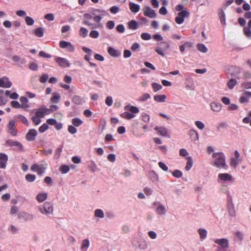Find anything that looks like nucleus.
<instances>
[{
	"instance_id": "nucleus-45",
	"label": "nucleus",
	"mask_w": 251,
	"mask_h": 251,
	"mask_svg": "<svg viewBox=\"0 0 251 251\" xmlns=\"http://www.w3.org/2000/svg\"><path fill=\"white\" fill-rule=\"evenodd\" d=\"M95 215L96 217H100V218H103L104 217V213L102 210L100 209H96L95 211Z\"/></svg>"
},
{
	"instance_id": "nucleus-24",
	"label": "nucleus",
	"mask_w": 251,
	"mask_h": 251,
	"mask_svg": "<svg viewBox=\"0 0 251 251\" xmlns=\"http://www.w3.org/2000/svg\"><path fill=\"white\" fill-rule=\"evenodd\" d=\"M166 98L167 97L165 95H155L153 97L154 100L157 102H165Z\"/></svg>"
},
{
	"instance_id": "nucleus-63",
	"label": "nucleus",
	"mask_w": 251,
	"mask_h": 251,
	"mask_svg": "<svg viewBox=\"0 0 251 251\" xmlns=\"http://www.w3.org/2000/svg\"><path fill=\"white\" fill-rule=\"evenodd\" d=\"M105 103L109 106H111L113 103L112 98L110 96L107 97L105 100Z\"/></svg>"
},
{
	"instance_id": "nucleus-26",
	"label": "nucleus",
	"mask_w": 251,
	"mask_h": 251,
	"mask_svg": "<svg viewBox=\"0 0 251 251\" xmlns=\"http://www.w3.org/2000/svg\"><path fill=\"white\" fill-rule=\"evenodd\" d=\"M148 176L149 178L151 180L152 182H155L157 181L158 176L154 171H151L149 172L148 173Z\"/></svg>"
},
{
	"instance_id": "nucleus-17",
	"label": "nucleus",
	"mask_w": 251,
	"mask_h": 251,
	"mask_svg": "<svg viewBox=\"0 0 251 251\" xmlns=\"http://www.w3.org/2000/svg\"><path fill=\"white\" fill-rule=\"evenodd\" d=\"M20 101L21 102V108L27 110L29 108L28 100L26 97H21L20 98Z\"/></svg>"
},
{
	"instance_id": "nucleus-14",
	"label": "nucleus",
	"mask_w": 251,
	"mask_h": 251,
	"mask_svg": "<svg viewBox=\"0 0 251 251\" xmlns=\"http://www.w3.org/2000/svg\"><path fill=\"white\" fill-rule=\"evenodd\" d=\"M18 216L19 219H23L26 221L32 220L34 218L33 215L25 212H21L19 213Z\"/></svg>"
},
{
	"instance_id": "nucleus-6",
	"label": "nucleus",
	"mask_w": 251,
	"mask_h": 251,
	"mask_svg": "<svg viewBox=\"0 0 251 251\" xmlns=\"http://www.w3.org/2000/svg\"><path fill=\"white\" fill-rule=\"evenodd\" d=\"M16 123L14 120H11L9 122L7 125L8 132V133L13 136H16L17 135L18 131L15 128Z\"/></svg>"
},
{
	"instance_id": "nucleus-31",
	"label": "nucleus",
	"mask_w": 251,
	"mask_h": 251,
	"mask_svg": "<svg viewBox=\"0 0 251 251\" xmlns=\"http://www.w3.org/2000/svg\"><path fill=\"white\" fill-rule=\"evenodd\" d=\"M89 241L88 239H85L82 241V245L81 246V250L82 251H87V249L89 247Z\"/></svg>"
},
{
	"instance_id": "nucleus-12",
	"label": "nucleus",
	"mask_w": 251,
	"mask_h": 251,
	"mask_svg": "<svg viewBox=\"0 0 251 251\" xmlns=\"http://www.w3.org/2000/svg\"><path fill=\"white\" fill-rule=\"evenodd\" d=\"M37 135V131L34 129H30L26 134V139L28 141H34Z\"/></svg>"
},
{
	"instance_id": "nucleus-20",
	"label": "nucleus",
	"mask_w": 251,
	"mask_h": 251,
	"mask_svg": "<svg viewBox=\"0 0 251 251\" xmlns=\"http://www.w3.org/2000/svg\"><path fill=\"white\" fill-rule=\"evenodd\" d=\"M72 101L77 105H81L84 102V99L77 95L73 97Z\"/></svg>"
},
{
	"instance_id": "nucleus-51",
	"label": "nucleus",
	"mask_w": 251,
	"mask_h": 251,
	"mask_svg": "<svg viewBox=\"0 0 251 251\" xmlns=\"http://www.w3.org/2000/svg\"><path fill=\"white\" fill-rule=\"evenodd\" d=\"M31 120L33 123L35 125H38L40 124L41 120L40 118L37 117L36 116H34L31 118Z\"/></svg>"
},
{
	"instance_id": "nucleus-53",
	"label": "nucleus",
	"mask_w": 251,
	"mask_h": 251,
	"mask_svg": "<svg viewBox=\"0 0 251 251\" xmlns=\"http://www.w3.org/2000/svg\"><path fill=\"white\" fill-rule=\"evenodd\" d=\"M18 142V141H14L12 140H8L6 141V144L7 145L10 147H16Z\"/></svg>"
},
{
	"instance_id": "nucleus-37",
	"label": "nucleus",
	"mask_w": 251,
	"mask_h": 251,
	"mask_svg": "<svg viewBox=\"0 0 251 251\" xmlns=\"http://www.w3.org/2000/svg\"><path fill=\"white\" fill-rule=\"evenodd\" d=\"M25 178L27 181L32 182L35 180L36 176L35 175L27 174L25 176Z\"/></svg>"
},
{
	"instance_id": "nucleus-60",
	"label": "nucleus",
	"mask_w": 251,
	"mask_h": 251,
	"mask_svg": "<svg viewBox=\"0 0 251 251\" xmlns=\"http://www.w3.org/2000/svg\"><path fill=\"white\" fill-rule=\"evenodd\" d=\"M11 106L15 108H21V104L18 101H12L11 102Z\"/></svg>"
},
{
	"instance_id": "nucleus-13",
	"label": "nucleus",
	"mask_w": 251,
	"mask_h": 251,
	"mask_svg": "<svg viewBox=\"0 0 251 251\" xmlns=\"http://www.w3.org/2000/svg\"><path fill=\"white\" fill-rule=\"evenodd\" d=\"M12 86V83L9 78L6 76L0 78V87L2 88H10Z\"/></svg>"
},
{
	"instance_id": "nucleus-36",
	"label": "nucleus",
	"mask_w": 251,
	"mask_h": 251,
	"mask_svg": "<svg viewBox=\"0 0 251 251\" xmlns=\"http://www.w3.org/2000/svg\"><path fill=\"white\" fill-rule=\"evenodd\" d=\"M35 34L38 37H42L44 35V30L42 27H38L35 30Z\"/></svg>"
},
{
	"instance_id": "nucleus-48",
	"label": "nucleus",
	"mask_w": 251,
	"mask_h": 251,
	"mask_svg": "<svg viewBox=\"0 0 251 251\" xmlns=\"http://www.w3.org/2000/svg\"><path fill=\"white\" fill-rule=\"evenodd\" d=\"M35 116L40 118L44 117L43 111L42 108H40L36 110Z\"/></svg>"
},
{
	"instance_id": "nucleus-11",
	"label": "nucleus",
	"mask_w": 251,
	"mask_h": 251,
	"mask_svg": "<svg viewBox=\"0 0 251 251\" xmlns=\"http://www.w3.org/2000/svg\"><path fill=\"white\" fill-rule=\"evenodd\" d=\"M8 156L4 153H0V168L5 169L6 168Z\"/></svg>"
},
{
	"instance_id": "nucleus-18",
	"label": "nucleus",
	"mask_w": 251,
	"mask_h": 251,
	"mask_svg": "<svg viewBox=\"0 0 251 251\" xmlns=\"http://www.w3.org/2000/svg\"><path fill=\"white\" fill-rule=\"evenodd\" d=\"M210 108L214 112H219L222 109V104L220 103L212 102L210 103Z\"/></svg>"
},
{
	"instance_id": "nucleus-58",
	"label": "nucleus",
	"mask_w": 251,
	"mask_h": 251,
	"mask_svg": "<svg viewBox=\"0 0 251 251\" xmlns=\"http://www.w3.org/2000/svg\"><path fill=\"white\" fill-rule=\"evenodd\" d=\"M49 78V75L47 74H43L40 77L39 80L41 83H45Z\"/></svg>"
},
{
	"instance_id": "nucleus-4",
	"label": "nucleus",
	"mask_w": 251,
	"mask_h": 251,
	"mask_svg": "<svg viewBox=\"0 0 251 251\" xmlns=\"http://www.w3.org/2000/svg\"><path fill=\"white\" fill-rule=\"evenodd\" d=\"M170 48V45L168 42H162L159 44V46L157 47L155 51L159 55L164 56V51H166Z\"/></svg>"
},
{
	"instance_id": "nucleus-23",
	"label": "nucleus",
	"mask_w": 251,
	"mask_h": 251,
	"mask_svg": "<svg viewBox=\"0 0 251 251\" xmlns=\"http://www.w3.org/2000/svg\"><path fill=\"white\" fill-rule=\"evenodd\" d=\"M128 28L130 29L136 30L139 28L138 23L135 20H131L128 23Z\"/></svg>"
},
{
	"instance_id": "nucleus-9",
	"label": "nucleus",
	"mask_w": 251,
	"mask_h": 251,
	"mask_svg": "<svg viewBox=\"0 0 251 251\" xmlns=\"http://www.w3.org/2000/svg\"><path fill=\"white\" fill-rule=\"evenodd\" d=\"M143 12L144 16L150 18H154L157 16L155 11L148 6L145 7L143 9Z\"/></svg>"
},
{
	"instance_id": "nucleus-50",
	"label": "nucleus",
	"mask_w": 251,
	"mask_h": 251,
	"mask_svg": "<svg viewBox=\"0 0 251 251\" xmlns=\"http://www.w3.org/2000/svg\"><path fill=\"white\" fill-rule=\"evenodd\" d=\"M156 212L158 214H163L165 212V208L163 206L159 205L157 208Z\"/></svg>"
},
{
	"instance_id": "nucleus-39",
	"label": "nucleus",
	"mask_w": 251,
	"mask_h": 251,
	"mask_svg": "<svg viewBox=\"0 0 251 251\" xmlns=\"http://www.w3.org/2000/svg\"><path fill=\"white\" fill-rule=\"evenodd\" d=\"M153 91L156 92L162 88V86L161 84L153 82L151 84Z\"/></svg>"
},
{
	"instance_id": "nucleus-28",
	"label": "nucleus",
	"mask_w": 251,
	"mask_h": 251,
	"mask_svg": "<svg viewBox=\"0 0 251 251\" xmlns=\"http://www.w3.org/2000/svg\"><path fill=\"white\" fill-rule=\"evenodd\" d=\"M218 15L222 24L224 25H226V16L224 10L222 9H220Z\"/></svg>"
},
{
	"instance_id": "nucleus-1",
	"label": "nucleus",
	"mask_w": 251,
	"mask_h": 251,
	"mask_svg": "<svg viewBox=\"0 0 251 251\" xmlns=\"http://www.w3.org/2000/svg\"><path fill=\"white\" fill-rule=\"evenodd\" d=\"M212 157L215 159L214 166L218 168H222L225 169L227 168L226 163L225 156L223 152H215L212 154Z\"/></svg>"
},
{
	"instance_id": "nucleus-49",
	"label": "nucleus",
	"mask_w": 251,
	"mask_h": 251,
	"mask_svg": "<svg viewBox=\"0 0 251 251\" xmlns=\"http://www.w3.org/2000/svg\"><path fill=\"white\" fill-rule=\"evenodd\" d=\"M172 175L174 177L179 178L182 176V173L178 170H175L173 172Z\"/></svg>"
},
{
	"instance_id": "nucleus-55",
	"label": "nucleus",
	"mask_w": 251,
	"mask_h": 251,
	"mask_svg": "<svg viewBox=\"0 0 251 251\" xmlns=\"http://www.w3.org/2000/svg\"><path fill=\"white\" fill-rule=\"evenodd\" d=\"M141 38L144 40H149L151 39V36L149 33H143L141 35Z\"/></svg>"
},
{
	"instance_id": "nucleus-19",
	"label": "nucleus",
	"mask_w": 251,
	"mask_h": 251,
	"mask_svg": "<svg viewBox=\"0 0 251 251\" xmlns=\"http://www.w3.org/2000/svg\"><path fill=\"white\" fill-rule=\"evenodd\" d=\"M218 178L223 181H230L232 179V176L227 173L220 174Z\"/></svg>"
},
{
	"instance_id": "nucleus-64",
	"label": "nucleus",
	"mask_w": 251,
	"mask_h": 251,
	"mask_svg": "<svg viewBox=\"0 0 251 251\" xmlns=\"http://www.w3.org/2000/svg\"><path fill=\"white\" fill-rule=\"evenodd\" d=\"M159 167L164 171H167L168 170V167L166 165L162 162H159L158 163Z\"/></svg>"
},
{
	"instance_id": "nucleus-59",
	"label": "nucleus",
	"mask_w": 251,
	"mask_h": 251,
	"mask_svg": "<svg viewBox=\"0 0 251 251\" xmlns=\"http://www.w3.org/2000/svg\"><path fill=\"white\" fill-rule=\"evenodd\" d=\"M68 130V131L71 134H74L77 132L76 128L75 126H71V125L69 126Z\"/></svg>"
},
{
	"instance_id": "nucleus-57",
	"label": "nucleus",
	"mask_w": 251,
	"mask_h": 251,
	"mask_svg": "<svg viewBox=\"0 0 251 251\" xmlns=\"http://www.w3.org/2000/svg\"><path fill=\"white\" fill-rule=\"evenodd\" d=\"M129 111H130L131 114H137L139 112V109L134 106H131L129 108Z\"/></svg>"
},
{
	"instance_id": "nucleus-22",
	"label": "nucleus",
	"mask_w": 251,
	"mask_h": 251,
	"mask_svg": "<svg viewBox=\"0 0 251 251\" xmlns=\"http://www.w3.org/2000/svg\"><path fill=\"white\" fill-rule=\"evenodd\" d=\"M107 52L111 56L115 57H117L120 55L119 51H117L115 49L111 47L108 48Z\"/></svg>"
},
{
	"instance_id": "nucleus-27",
	"label": "nucleus",
	"mask_w": 251,
	"mask_h": 251,
	"mask_svg": "<svg viewBox=\"0 0 251 251\" xmlns=\"http://www.w3.org/2000/svg\"><path fill=\"white\" fill-rule=\"evenodd\" d=\"M189 135L190 138L193 141H197L199 139L198 132L194 130H190L189 131Z\"/></svg>"
},
{
	"instance_id": "nucleus-32",
	"label": "nucleus",
	"mask_w": 251,
	"mask_h": 251,
	"mask_svg": "<svg viewBox=\"0 0 251 251\" xmlns=\"http://www.w3.org/2000/svg\"><path fill=\"white\" fill-rule=\"evenodd\" d=\"M53 96L50 99L51 101L53 103H58L61 98L60 94L57 93H53Z\"/></svg>"
},
{
	"instance_id": "nucleus-34",
	"label": "nucleus",
	"mask_w": 251,
	"mask_h": 251,
	"mask_svg": "<svg viewBox=\"0 0 251 251\" xmlns=\"http://www.w3.org/2000/svg\"><path fill=\"white\" fill-rule=\"evenodd\" d=\"M237 82L234 78H231L227 83L228 87L230 89H232L236 85Z\"/></svg>"
},
{
	"instance_id": "nucleus-7",
	"label": "nucleus",
	"mask_w": 251,
	"mask_h": 251,
	"mask_svg": "<svg viewBox=\"0 0 251 251\" xmlns=\"http://www.w3.org/2000/svg\"><path fill=\"white\" fill-rule=\"evenodd\" d=\"M227 208L228 212L231 217H234L236 215V212L234 208V206L232 201L231 198L227 199Z\"/></svg>"
},
{
	"instance_id": "nucleus-35",
	"label": "nucleus",
	"mask_w": 251,
	"mask_h": 251,
	"mask_svg": "<svg viewBox=\"0 0 251 251\" xmlns=\"http://www.w3.org/2000/svg\"><path fill=\"white\" fill-rule=\"evenodd\" d=\"M83 123V121L79 118H75L72 119V124L75 126L78 127Z\"/></svg>"
},
{
	"instance_id": "nucleus-3",
	"label": "nucleus",
	"mask_w": 251,
	"mask_h": 251,
	"mask_svg": "<svg viewBox=\"0 0 251 251\" xmlns=\"http://www.w3.org/2000/svg\"><path fill=\"white\" fill-rule=\"evenodd\" d=\"M46 169V165L42 164H33L30 167V170L32 172H36L37 174L39 176H41L43 174H44Z\"/></svg>"
},
{
	"instance_id": "nucleus-41",
	"label": "nucleus",
	"mask_w": 251,
	"mask_h": 251,
	"mask_svg": "<svg viewBox=\"0 0 251 251\" xmlns=\"http://www.w3.org/2000/svg\"><path fill=\"white\" fill-rule=\"evenodd\" d=\"M17 118L20 120V121L25 126H28L29 125L28 121L27 119L22 115H19L17 116Z\"/></svg>"
},
{
	"instance_id": "nucleus-52",
	"label": "nucleus",
	"mask_w": 251,
	"mask_h": 251,
	"mask_svg": "<svg viewBox=\"0 0 251 251\" xmlns=\"http://www.w3.org/2000/svg\"><path fill=\"white\" fill-rule=\"evenodd\" d=\"M49 128V126L47 124H43L39 128V131L41 133L44 132Z\"/></svg>"
},
{
	"instance_id": "nucleus-5",
	"label": "nucleus",
	"mask_w": 251,
	"mask_h": 251,
	"mask_svg": "<svg viewBox=\"0 0 251 251\" xmlns=\"http://www.w3.org/2000/svg\"><path fill=\"white\" fill-rule=\"evenodd\" d=\"M189 12L187 10H183L178 13V16L176 18L175 21L178 24H181L184 22L185 17L189 16Z\"/></svg>"
},
{
	"instance_id": "nucleus-30",
	"label": "nucleus",
	"mask_w": 251,
	"mask_h": 251,
	"mask_svg": "<svg viewBox=\"0 0 251 251\" xmlns=\"http://www.w3.org/2000/svg\"><path fill=\"white\" fill-rule=\"evenodd\" d=\"M187 161L186 162V165L185 167V169L186 171H189L192 167L193 162L192 157L190 156L188 157L187 158Z\"/></svg>"
},
{
	"instance_id": "nucleus-47",
	"label": "nucleus",
	"mask_w": 251,
	"mask_h": 251,
	"mask_svg": "<svg viewBox=\"0 0 251 251\" xmlns=\"http://www.w3.org/2000/svg\"><path fill=\"white\" fill-rule=\"evenodd\" d=\"M151 98V96L148 93H144L140 98L139 100L141 101H144Z\"/></svg>"
},
{
	"instance_id": "nucleus-10",
	"label": "nucleus",
	"mask_w": 251,
	"mask_h": 251,
	"mask_svg": "<svg viewBox=\"0 0 251 251\" xmlns=\"http://www.w3.org/2000/svg\"><path fill=\"white\" fill-rule=\"evenodd\" d=\"M55 60L58 63V65L61 67L65 68L68 67L70 66V63L66 58L56 57L55 58Z\"/></svg>"
},
{
	"instance_id": "nucleus-61",
	"label": "nucleus",
	"mask_w": 251,
	"mask_h": 251,
	"mask_svg": "<svg viewBox=\"0 0 251 251\" xmlns=\"http://www.w3.org/2000/svg\"><path fill=\"white\" fill-rule=\"evenodd\" d=\"M26 24L28 25H32L34 24V20L30 17H25Z\"/></svg>"
},
{
	"instance_id": "nucleus-54",
	"label": "nucleus",
	"mask_w": 251,
	"mask_h": 251,
	"mask_svg": "<svg viewBox=\"0 0 251 251\" xmlns=\"http://www.w3.org/2000/svg\"><path fill=\"white\" fill-rule=\"evenodd\" d=\"M239 163V160L236 158H231L230 164L232 167H236Z\"/></svg>"
},
{
	"instance_id": "nucleus-43",
	"label": "nucleus",
	"mask_w": 251,
	"mask_h": 251,
	"mask_svg": "<svg viewBox=\"0 0 251 251\" xmlns=\"http://www.w3.org/2000/svg\"><path fill=\"white\" fill-rule=\"evenodd\" d=\"M88 32V31L86 28L81 27L79 30V35L84 38L87 36Z\"/></svg>"
},
{
	"instance_id": "nucleus-29",
	"label": "nucleus",
	"mask_w": 251,
	"mask_h": 251,
	"mask_svg": "<svg viewBox=\"0 0 251 251\" xmlns=\"http://www.w3.org/2000/svg\"><path fill=\"white\" fill-rule=\"evenodd\" d=\"M121 116L124 119L130 120L133 118L135 115L133 114H131L129 112H125L121 114Z\"/></svg>"
},
{
	"instance_id": "nucleus-16",
	"label": "nucleus",
	"mask_w": 251,
	"mask_h": 251,
	"mask_svg": "<svg viewBox=\"0 0 251 251\" xmlns=\"http://www.w3.org/2000/svg\"><path fill=\"white\" fill-rule=\"evenodd\" d=\"M154 130L157 131L158 134L163 136L167 137L168 134V129L163 126H156L154 128Z\"/></svg>"
},
{
	"instance_id": "nucleus-62",
	"label": "nucleus",
	"mask_w": 251,
	"mask_h": 251,
	"mask_svg": "<svg viewBox=\"0 0 251 251\" xmlns=\"http://www.w3.org/2000/svg\"><path fill=\"white\" fill-rule=\"evenodd\" d=\"M241 86L245 89H251V81L244 82L241 84Z\"/></svg>"
},
{
	"instance_id": "nucleus-40",
	"label": "nucleus",
	"mask_w": 251,
	"mask_h": 251,
	"mask_svg": "<svg viewBox=\"0 0 251 251\" xmlns=\"http://www.w3.org/2000/svg\"><path fill=\"white\" fill-rule=\"evenodd\" d=\"M197 49L199 50L203 53H205L207 51V49L206 48V46L202 44H198Z\"/></svg>"
},
{
	"instance_id": "nucleus-46",
	"label": "nucleus",
	"mask_w": 251,
	"mask_h": 251,
	"mask_svg": "<svg viewBox=\"0 0 251 251\" xmlns=\"http://www.w3.org/2000/svg\"><path fill=\"white\" fill-rule=\"evenodd\" d=\"M12 60L16 62H20L21 64L25 63V60L22 59L19 56L14 55L12 57Z\"/></svg>"
},
{
	"instance_id": "nucleus-44",
	"label": "nucleus",
	"mask_w": 251,
	"mask_h": 251,
	"mask_svg": "<svg viewBox=\"0 0 251 251\" xmlns=\"http://www.w3.org/2000/svg\"><path fill=\"white\" fill-rule=\"evenodd\" d=\"M244 33L248 38L251 39V30L248 27H245L244 28Z\"/></svg>"
},
{
	"instance_id": "nucleus-21",
	"label": "nucleus",
	"mask_w": 251,
	"mask_h": 251,
	"mask_svg": "<svg viewBox=\"0 0 251 251\" xmlns=\"http://www.w3.org/2000/svg\"><path fill=\"white\" fill-rule=\"evenodd\" d=\"M129 6L130 10L133 13H137L140 9V5L133 2H129Z\"/></svg>"
},
{
	"instance_id": "nucleus-25",
	"label": "nucleus",
	"mask_w": 251,
	"mask_h": 251,
	"mask_svg": "<svg viewBox=\"0 0 251 251\" xmlns=\"http://www.w3.org/2000/svg\"><path fill=\"white\" fill-rule=\"evenodd\" d=\"M48 197V194L46 193H39L36 196V200L39 202L45 201Z\"/></svg>"
},
{
	"instance_id": "nucleus-42",
	"label": "nucleus",
	"mask_w": 251,
	"mask_h": 251,
	"mask_svg": "<svg viewBox=\"0 0 251 251\" xmlns=\"http://www.w3.org/2000/svg\"><path fill=\"white\" fill-rule=\"evenodd\" d=\"M29 69L32 71H37L38 66L37 63L34 62H30L29 64Z\"/></svg>"
},
{
	"instance_id": "nucleus-8",
	"label": "nucleus",
	"mask_w": 251,
	"mask_h": 251,
	"mask_svg": "<svg viewBox=\"0 0 251 251\" xmlns=\"http://www.w3.org/2000/svg\"><path fill=\"white\" fill-rule=\"evenodd\" d=\"M59 46L62 49H66L68 51L71 52H73L75 50L74 46L69 42L61 41L59 43Z\"/></svg>"
},
{
	"instance_id": "nucleus-56",
	"label": "nucleus",
	"mask_w": 251,
	"mask_h": 251,
	"mask_svg": "<svg viewBox=\"0 0 251 251\" xmlns=\"http://www.w3.org/2000/svg\"><path fill=\"white\" fill-rule=\"evenodd\" d=\"M90 36L93 38H97L99 36V32L97 30H92L90 32Z\"/></svg>"
},
{
	"instance_id": "nucleus-38",
	"label": "nucleus",
	"mask_w": 251,
	"mask_h": 251,
	"mask_svg": "<svg viewBox=\"0 0 251 251\" xmlns=\"http://www.w3.org/2000/svg\"><path fill=\"white\" fill-rule=\"evenodd\" d=\"M60 171L62 174L67 173L70 170V167L67 165H63L60 167Z\"/></svg>"
},
{
	"instance_id": "nucleus-15",
	"label": "nucleus",
	"mask_w": 251,
	"mask_h": 251,
	"mask_svg": "<svg viewBox=\"0 0 251 251\" xmlns=\"http://www.w3.org/2000/svg\"><path fill=\"white\" fill-rule=\"evenodd\" d=\"M214 242L220 246L223 249H226L228 247V241L226 239H217L214 240Z\"/></svg>"
},
{
	"instance_id": "nucleus-2",
	"label": "nucleus",
	"mask_w": 251,
	"mask_h": 251,
	"mask_svg": "<svg viewBox=\"0 0 251 251\" xmlns=\"http://www.w3.org/2000/svg\"><path fill=\"white\" fill-rule=\"evenodd\" d=\"M39 211L43 214L48 215L52 214L53 212V207L50 202H45L42 205L38 207Z\"/></svg>"
},
{
	"instance_id": "nucleus-33",
	"label": "nucleus",
	"mask_w": 251,
	"mask_h": 251,
	"mask_svg": "<svg viewBox=\"0 0 251 251\" xmlns=\"http://www.w3.org/2000/svg\"><path fill=\"white\" fill-rule=\"evenodd\" d=\"M198 233H199L200 238L201 240H203L206 237L207 231L205 229H203V228L199 229Z\"/></svg>"
}]
</instances>
